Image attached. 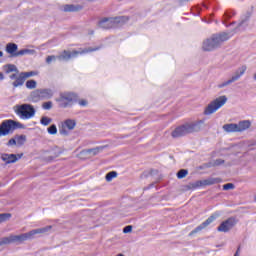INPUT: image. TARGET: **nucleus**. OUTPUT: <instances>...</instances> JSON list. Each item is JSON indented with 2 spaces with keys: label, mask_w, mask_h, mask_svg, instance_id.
Returning a JSON list of instances; mask_svg holds the SVG:
<instances>
[{
  "label": "nucleus",
  "mask_w": 256,
  "mask_h": 256,
  "mask_svg": "<svg viewBox=\"0 0 256 256\" xmlns=\"http://www.w3.org/2000/svg\"><path fill=\"white\" fill-rule=\"evenodd\" d=\"M8 145H17V140H16V138L14 137V138L10 139V140L8 141Z\"/></svg>",
  "instance_id": "nucleus-46"
},
{
  "label": "nucleus",
  "mask_w": 256,
  "mask_h": 256,
  "mask_svg": "<svg viewBox=\"0 0 256 256\" xmlns=\"http://www.w3.org/2000/svg\"><path fill=\"white\" fill-rule=\"evenodd\" d=\"M33 53H35V50L22 49L16 52V54H14V57H23V55H31Z\"/></svg>",
  "instance_id": "nucleus-26"
},
{
  "label": "nucleus",
  "mask_w": 256,
  "mask_h": 256,
  "mask_svg": "<svg viewBox=\"0 0 256 256\" xmlns=\"http://www.w3.org/2000/svg\"><path fill=\"white\" fill-rule=\"evenodd\" d=\"M57 59L58 58L55 55L47 56L46 63H47V65H51V63H53V61H57Z\"/></svg>",
  "instance_id": "nucleus-41"
},
{
  "label": "nucleus",
  "mask_w": 256,
  "mask_h": 256,
  "mask_svg": "<svg viewBox=\"0 0 256 256\" xmlns=\"http://www.w3.org/2000/svg\"><path fill=\"white\" fill-rule=\"evenodd\" d=\"M25 79H29V77H35L37 75L36 71H30V72H22Z\"/></svg>",
  "instance_id": "nucleus-42"
},
{
  "label": "nucleus",
  "mask_w": 256,
  "mask_h": 256,
  "mask_svg": "<svg viewBox=\"0 0 256 256\" xmlns=\"http://www.w3.org/2000/svg\"><path fill=\"white\" fill-rule=\"evenodd\" d=\"M223 130L226 131V133H239L237 124H234V123L225 124L223 126Z\"/></svg>",
  "instance_id": "nucleus-22"
},
{
  "label": "nucleus",
  "mask_w": 256,
  "mask_h": 256,
  "mask_svg": "<svg viewBox=\"0 0 256 256\" xmlns=\"http://www.w3.org/2000/svg\"><path fill=\"white\" fill-rule=\"evenodd\" d=\"M227 103V96H220L210 102L204 109V115H213L216 111H219L223 105Z\"/></svg>",
  "instance_id": "nucleus-7"
},
{
  "label": "nucleus",
  "mask_w": 256,
  "mask_h": 256,
  "mask_svg": "<svg viewBox=\"0 0 256 256\" xmlns=\"http://www.w3.org/2000/svg\"><path fill=\"white\" fill-rule=\"evenodd\" d=\"M116 177H117V172L116 171H111V172L106 174L105 179L109 183V182L113 181V179H115Z\"/></svg>",
  "instance_id": "nucleus-32"
},
{
  "label": "nucleus",
  "mask_w": 256,
  "mask_h": 256,
  "mask_svg": "<svg viewBox=\"0 0 256 256\" xmlns=\"http://www.w3.org/2000/svg\"><path fill=\"white\" fill-rule=\"evenodd\" d=\"M17 49L18 46L15 43H8L6 45V51L11 55V57H15V55H17Z\"/></svg>",
  "instance_id": "nucleus-19"
},
{
  "label": "nucleus",
  "mask_w": 256,
  "mask_h": 256,
  "mask_svg": "<svg viewBox=\"0 0 256 256\" xmlns=\"http://www.w3.org/2000/svg\"><path fill=\"white\" fill-rule=\"evenodd\" d=\"M230 37L227 32L213 34L210 38L203 41L202 49L203 51H215V49H219L225 41H229Z\"/></svg>",
  "instance_id": "nucleus-2"
},
{
  "label": "nucleus",
  "mask_w": 256,
  "mask_h": 256,
  "mask_svg": "<svg viewBox=\"0 0 256 256\" xmlns=\"http://www.w3.org/2000/svg\"><path fill=\"white\" fill-rule=\"evenodd\" d=\"M40 97L43 99H51L53 97V90L49 88L39 89Z\"/></svg>",
  "instance_id": "nucleus-20"
},
{
  "label": "nucleus",
  "mask_w": 256,
  "mask_h": 256,
  "mask_svg": "<svg viewBox=\"0 0 256 256\" xmlns=\"http://www.w3.org/2000/svg\"><path fill=\"white\" fill-rule=\"evenodd\" d=\"M255 201H256V196H255Z\"/></svg>",
  "instance_id": "nucleus-53"
},
{
  "label": "nucleus",
  "mask_w": 256,
  "mask_h": 256,
  "mask_svg": "<svg viewBox=\"0 0 256 256\" xmlns=\"http://www.w3.org/2000/svg\"><path fill=\"white\" fill-rule=\"evenodd\" d=\"M245 71H247V66H246V65H243V66L239 67V68L236 70V73H237L240 77H243V75H245Z\"/></svg>",
  "instance_id": "nucleus-39"
},
{
  "label": "nucleus",
  "mask_w": 256,
  "mask_h": 256,
  "mask_svg": "<svg viewBox=\"0 0 256 256\" xmlns=\"http://www.w3.org/2000/svg\"><path fill=\"white\" fill-rule=\"evenodd\" d=\"M241 79V76L238 73H234V75L227 81L222 82L218 85L219 89H223V87H227L228 85H231V83H235V81H239Z\"/></svg>",
  "instance_id": "nucleus-15"
},
{
  "label": "nucleus",
  "mask_w": 256,
  "mask_h": 256,
  "mask_svg": "<svg viewBox=\"0 0 256 256\" xmlns=\"http://www.w3.org/2000/svg\"><path fill=\"white\" fill-rule=\"evenodd\" d=\"M26 88L27 89H37V81H35V80H28L26 82Z\"/></svg>",
  "instance_id": "nucleus-33"
},
{
  "label": "nucleus",
  "mask_w": 256,
  "mask_h": 256,
  "mask_svg": "<svg viewBox=\"0 0 256 256\" xmlns=\"http://www.w3.org/2000/svg\"><path fill=\"white\" fill-rule=\"evenodd\" d=\"M48 133L50 135H57V126L52 124L50 127H48Z\"/></svg>",
  "instance_id": "nucleus-40"
},
{
  "label": "nucleus",
  "mask_w": 256,
  "mask_h": 256,
  "mask_svg": "<svg viewBox=\"0 0 256 256\" xmlns=\"http://www.w3.org/2000/svg\"><path fill=\"white\" fill-rule=\"evenodd\" d=\"M223 163H225V160L222 159H216L214 161H211L208 164V167H219V165H223Z\"/></svg>",
  "instance_id": "nucleus-31"
},
{
  "label": "nucleus",
  "mask_w": 256,
  "mask_h": 256,
  "mask_svg": "<svg viewBox=\"0 0 256 256\" xmlns=\"http://www.w3.org/2000/svg\"><path fill=\"white\" fill-rule=\"evenodd\" d=\"M54 151H61V148H54Z\"/></svg>",
  "instance_id": "nucleus-49"
},
{
  "label": "nucleus",
  "mask_w": 256,
  "mask_h": 256,
  "mask_svg": "<svg viewBox=\"0 0 256 256\" xmlns=\"http://www.w3.org/2000/svg\"><path fill=\"white\" fill-rule=\"evenodd\" d=\"M237 251H238V253H239V251H241V247H238Z\"/></svg>",
  "instance_id": "nucleus-51"
},
{
  "label": "nucleus",
  "mask_w": 256,
  "mask_h": 256,
  "mask_svg": "<svg viewBox=\"0 0 256 256\" xmlns=\"http://www.w3.org/2000/svg\"><path fill=\"white\" fill-rule=\"evenodd\" d=\"M53 119L47 117V116H43L40 120L41 125L47 126L50 125V123H52Z\"/></svg>",
  "instance_id": "nucleus-37"
},
{
  "label": "nucleus",
  "mask_w": 256,
  "mask_h": 256,
  "mask_svg": "<svg viewBox=\"0 0 256 256\" xmlns=\"http://www.w3.org/2000/svg\"><path fill=\"white\" fill-rule=\"evenodd\" d=\"M27 79L25 78V76L23 75V72H21L18 77L16 78V80L12 83L13 87L17 88V87H23V85L25 84V81Z\"/></svg>",
  "instance_id": "nucleus-17"
},
{
  "label": "nucleus",
  "mask_w": 256,
  "mask_h": 256,
  "mask_svg": "<svg viewBox=\"0 0 256 256\" xmlns=\"http://www.w3.org/2000/svg\"><path fill=\"white\" fill-rule=\"evenodd\" d=\"M93 51H99L98 47L95 48H86L82 51H66L64 50L57 56L58 61H69L72 57H77V55H83V53H91Z\"/></svg>",
  "instance_id": "nucleus-8"
},
{
  "label": "nucleus",
  "mask_w": 256,
  "mask_h": 256,
  "mask_svg": "<svg viewBox=\"0 0 256 256\" xmlns=\"http://www.w3.org/2000/svg\"><path fill=\"white\" fill-rule=\"evenodd\" d=\"M21 127H23V124L15 120H5L0 124V137H5L15 129H21Z\"/></svg>",
  "instance_id": "nucleus-6"
},
{
  "label": "nucleus",
  "mask_w": 256,
  "mask_h": 256,
  "mask_svg": "<svg viewBox=\"0 0 256 256\" xmlns=\"http://www.w3.org/2000/svg\"><path fill=\"white\" fill-rule=\"evenodd\" d=\"M42 109H44L45 111H51V109H53V102L51 101L44 102L42 104Z\"/></svg>",
  "instance_id": "nucleus-38"
},
{
  "label": "nucleus",
  "mask_w": 256,
  "mask_h": 256,
  "mask_svg": "<svg viewBox=\"0 0 256 256\" xmlns=\"http://www.w3.org/2000/svg\"><path fill=\"white\" fill-rule=\"evenodd\" d=\"M51 229H52V226H46L43 228L35 229L36 235H45V234L49 233V231H51Z\"/></svg>",
  "instance_id": "nucleus-30"
},
{
  "label": "nucleus",
  "mask_w": 256,
  "mask_h": 256,
  "mask_svg": "<svg viewBox=\"0 0 256 256\" xmlns=\"http://www.w3.org/2000/svg\"><path fill=\"white\" fill-rule=\"evenodd\" d=\"M14 111L20 119H33L35 117V108L31 104L16 105Z\"/></svg>",
  "instance_id": "nucleus-4"
},
{
  "label": "nucleus",
  "mask_w": 256,
  "mask_h": 256,
  "mask_svg": "<svg viewBox=\"0 0 256 256\" xmlns=\"http://www.w3.org/2000/svg\"><path fill=\"white\" fill-rule=\"evenodd\" d=\"M132 231H133V226L131 225H128L123 229V233H131Z\"/></svg>",
  "instance_id": "nucleus-44"
},
{
  "label": "nucleus",
  "mask_w": 256,
  "mask_h": 256,
  "mask_svg": "<svg viewBox=\"0 0 256 256\" xmlns=\"http://www.w3.org/2000/svg\"><path fill=\"white\" fill-rule=\"evenodd\" d=\"M128 21L129 18L125 16L104 18L98 23V25L101 29H113V27H119V25H123V23H127Z\"/></svg>",
  "instance_id": "nucleus-3"
},
{
  "label": "nucleus",
  "mask_w": 256,
  "mask_h": 256,
  "mask_svg": "<svg viewBox=\"0 0 256 256\" xmlns=\"http://www.w3.org/2000/svg\"><path fill=\"white\" fill-rule=\"evenodd\" d=\"M12 243H23L25 240V234L11 235Z\"/></svg>",
  "instance_id": "nucleus-27"
},
{
  "label": "nucleus",
  "mask_w": 256,
  "mask_h": 256,
  "mask_svg": "<svg viewBox=\"0 0 256 256\" xmlns=\"http://www.w3.org/2000/svg\"><path fill=\"white\" fill-rule=\"evenodd\" d=\"M205 121L197 120L193 122H185L184 124L179 125L171 132V137L173 139H179L181 137H187L193 133H199L203 129Z\"/></svg>",
  "instance_id": "nucleus-1"
},
{
  "label": "nucleus",
  "mask_w": 256,
  "mask_h": 256,
  "mask_svg": "<svg viewBox=\"0 0 256 256\" xmlns=\"http://www.w3.org/2000/svg\"><path fill=\"white\" fill-rule=\"evenodd\" d=\"M11 243H13V240L11 239V235H10V236L4 237L0 240V247H1V245H9Z\"/></svg>",
  "instance_id": "nucleus-36"
},
{
  "label": "nucleus",
  "mask_w": 256,
  "mask_h": 256,
  "mask_svg": "<svg viewBox=\"0 0 256 256\" xmlns=\"http://www.w3.org/2000/svg\"><path fill=\"white\" fill-rule=\"evenodd\" d=\"M3 55V52L2 51H0V57Z\"/></svg>",
  "instance_id": "nucleus-52"
},
{
  "label": "nucleus",
  "mask_w": 256,
  "mask_h": 256,
  "mask_svg": "<svg viewBox=\"0 0 256 256\" xmlns=\"http://www.w3.org/2000/svg\"><path fill=\"white\" fill-rule=\"evenodd\" d=\"M77 100V95L73 92H63L60 93L59 98H56V103H58L61 109H67V107H71L73 102Z\"/></svg>",
  "instance_id": "nucleus-5"
},
{
  "label": "nucleus",
  "mask_w": 256,
  "mask_h": 256,
  "mask_svg": "<svg viewBox=\"0 0 256 256\" xmlns=\"http://www.w3.org/2000/svg\"><path fill=\"white\" fill-rule=\"evenodd\" d=\"M17 77H18L17 74H11V75H10V79H12V80H13V79H17Z\"/></svg>",
  "instance_id": "nucleus-47"
},
{
  "label": "nucleus",
  "mask_w": 256,
  "mask_h": 256,
  "mask_svg": "<svg viewBox=\"0 0 256 256\" xmlns=\"http://www.w3.org/2000/svg\"><path fill=\"white\" fill-rule=\"evenodd\" d=\"M199 187H203L201 184V180L196 182H190L188 185L185 186L186 191H191L193 189H199Z\"/></svg>",
  "instance_id": "nucleus-24"
},
{
  "label": "nucleus",
  "mask_w": 256,
  "mask_h": 256,
  "mask_svg": "<svg viewBox=\"0 0 256 256\" xmlns=\"http://www.w3.org/2000/svg\"><path fill=\"white\" fill-rule=\"evenodd\" d=\"M15 139H16V145L18 147H21V145H25V141H27V136L17 135V136H15Z\"/></svg>",
  "instance_id": "nucleus-28"
},
{
  "label": "nucleus",
  "mask_w": 256,
  "mask_h": 256,
  "mask_svg": "<svg viewBox=\"0 0 256 256\" xmlns=\"http://www.w3.org/2000/svg\"><path fill=\"white\" fill-rule=\"evenodd\" d=\"M238 133H243V131H247L251 127V122L249 120L240 121L239 124H236Z\"/></svg>",
  "instance_id": "nucleus-16"
},
{
  "label": "nucleus",
  "mask_w": 256,
  "mask_h": 256,
  "mask_svg": "<svg viewBox=\"0 0 256 256\" xmlns=\"http://www.w3.org/2000/svg\"><path fill=\"white\" fill-rule=\"evenodd\" d=\"M11 219V213H2L0 214V223H5Z\"/></svg>",
  "instance_id": "nucleus-35"
},
{
  "label": "nucleus",
  "mask_w": 256,
  "mask_h": 256,
  "mask_svg": "<svg viewBox=\"0 0 256 256\" xmlns=\"http://www.w3.org/2000/svg\"><path fill=\"white\" fill-rule=\"evenodd\" d=\"M234 256H239V250L236 251V253L234 254Z\"/></svg>",
  "instance_id": "nucleus-50"
},
{
  "label": "nucleus",
  "mask_w": 256,
  "mask_h": 256,
  "mask_svg": "<svg viewBox=\"0 0 256 256\" xmlns=\"http://www.w3.org/2000/svg\"><path fill=\"white\" fill-rule=\"evenodd\" d=\"M187 175H189V171L185 170V169H181L177 172V177L179 179H185V177H187Z\"/></svg>",
  "instance_id": "nucleus-34"
},
{
  "label": "nucleus",
  "mask_w": 256,
  "mask_h": 256,
  "mask_svg": "<svg viewBox=\"0 0 256 256\" xmlns=\"http://www.w3.org/2000/svg\"><path fill=\"white\" fill-rule=\"evenodd\" d=\"M35 235H37V231L33 229L27 233H24V239L25 241H31L35 238Z\"/></svg>",
  "instance_id": "nucleus-29"
},
{
  "label": "nucleus",
  "mask_w": 256,
  "mask_h": 256,
  "mask_svg": "<svg viewBox=\"0 0 256 256\" xmlns=\"http://www.w3.org/2000/svg\"><path fill=\"white\" fill-rule=\"evenodd\" d=\"M221 181H223L221 178L210 177L205 180H200V183L202 187H207L209 185H217V183H221Z\"/></svg>",
  "instance_id": "nucleus-14"
},
{
  "label": "nucleus",
  "mask_w": 256,
  "mask_h": 256,
  "mask_svg": "<svg viewBox=\"0 0 256 256\" xmlns=\"http://www.w3.org/2000/svg\"><path fill=\"white\" fill-rule=\"evenodd\" d=\"M81 9V6H75L73 4H67V5H64L63 7V11L65 13H73L75 11H79Z\"/></svg>",
  "instance_id": "nucleus-23"
},
{
  "label": "nucleus",
  "mask_w": 256,
  "mask_h": 256,
  "mask_svg": "<svg viewBox=\"0 0 256 256\" xmlns=\"http://www.w3.org/2000/svg\"><path fill=\"white\" fill-rule=\"evenodd\" d=\"M237 225V220L233 217L228 218L227 220L223 221L218 227L217 231L219 233H229L233 227Z\"/></svg>",
  "instance_id": "nucleus-10"
},
{
  "label": "nucleus",
  "mask_w": 256,
  "mask_h": 256,
  "mask_svg": "<svg viewBox=\"0 0 256 256\" xmlns=\"http://www.w3.org/2000/svg\"><path fill=\"white\" fill-rule=\"evenodd\" d=\"M247 25H249V16H244L238 23L237 29H239V31H245Z\"/></svg>",
  "instance_id": "nucleus-21"
},
{
  "label": "nucleus",
  "mask_w": 256,
  "mask_h": 256,
  "mask_svg": "<svg viewBox=\"0 0 256 256\" xmlns=\"http://www.w3.org/2000/svg\"><path fill=\"white\" fill-rule=\"evenodd\" d=\"M231 189H235V185L233 183H227L223 185V190L224 191H229Z\"/></svg>",
  "instance_id": "nucleus-43"
},
{
  "label": "nucleus",
  "mask_w": 256,
  "mask_h": 256,
  "mask_svg": "<svg viewBox=\"0 0 256 256\" xmlns=\"http://www.w3.org/2000/svg\"><path fill=\"white\" fill-rule=\"evenodd\" d=\"M30 100L33 103H39V101H42L41 92L39 89H36L30 93Z\"/></svg>",
  "instance_id": "nucleus-18"
},
{
  "label": "nucleus",
  "mask_w": 256,
  "mask_h": 256,
  "mask_svg": "<svg viewBox=\"0 0 256 256\" xmlns=\"http://www.w3.org/2000/svg\"><path fill=\"white\" fill-rule=\"evenodd\" d=\"M103 152V148L96 147L92 149L82 150L79 153L80 159H91V157H95L96 155H99V153Z\"/></svg>",
  "instance_id": "nucleus-12"
},
{
  "label": "nucleus",
  "mask_w": 256,
  "mask_h": 256,
  "mask_svg": "<svg viewBox=\"0 0 256 256\" xmlns=\"http://www.w3.org/2000/svg\"><path fill=\"white\" fill-rule=\"evenodd\" d=\"M4 71L7 74H9V73H19V69L17 68V66H15V64L5 65L4 66Z\"/></svg>",
  "instance_id": "nucleus-25"
},
{
  "label": "nucleus",
  "mask_w": 256,
  "mask_h": 256,
  "mask_svg": "<svg viewBox=\"0 0 256 256\" xmlns=\"http://www.w3.org/2000/svg\"><path fill=\"white\" fill-rule=\"evenodd\" d=\"M78 103L81 107H87V105L89 104L87 100H80Z\"/></svg>",
  "instance_id": "nucleus-45"
},
{
  "label": "nucleus",
  "mask_w": 256,
  "mask_h": 256,
  "mask_svg": "<svg viewBox=\"0 0 256 256\" xmlns=\"http://www.w3.org/2000/svg\"><path fill=\"white\" fill-rule=\"evenodd\" d=\"M218 217H221V214H219V212H215V213L212 214L205 222H203L201 225H199L198 227H196V228L190 233V235H194V233H199V231H203V229H205L206 227H209V225H211V223H213V221H215L216 219H218Z\"/></svg>",
  "instance_id": "nucleus-11"
},
{
  "label": "nucleus",
  "mask_w": 256,
  "mask_h": 256,
  "mask_svg": "<svg viewBox=\"0 0 256 256\" xmlns=\"http://www.w3.org/2000/svg\"><path fill=\"white\" fill-rule=\"evenodd\" d=\"M77 127V121L75 119H66L61 122L59 126L60 135H69V131H73Z\"/></svg>",
  "instance_id": "nucleus-9"
},
{
  "label": "nucleus",
  "mask_w": 256,
  "mask_h": 256,
  "mask_svg": "<svg viewBox=\"0 0 256 256\" xmlns=\"http://www.w3.org/2000/svg\"><path fill=\"white\" fill-rule=\"evenodd\" d=\"M3 79H5V76L0 72V81H3Z\"/></svg>",
  "instance_id": "nucleus-48"
},
{
  "label": "nucleus",
  "mask_w": 256,
  "mask_h": 256,
  "mask_svg": "<svg viewBox=\"0 0 256 256\" xmlns=\"http://www.w3.org/2000/svg\"><path fill=\"white\" fill-rule=\"evenodd\" d=\"M1 159L7 165H9L10 163H17V161L19 160V158H17V155L15 154H2Z\"/></svg>",
  "instance_id": "nucleus-13"
}]
</instances>
